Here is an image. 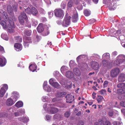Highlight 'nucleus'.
Masks as SVG:
<instances>
[{
	"label": "nucleus",
	"instance_id": "obj_1",
	"mask_svg": "<svg viewBox=\"0 0 125 125\" xmlns=\"http://www.w3.org/2000/svg\"><path fill=\"white\" fill-rule=\"evenodd\" d=\"M2 16V18L0 17V20H4L5 21H1L0 24L3 29L7 30L10 33L13 32L15 27L12 18L10 17H8L7 13L5 11L3 12Z\"/></svg>",
	"mask_w": 125,
	"mask_h": 125
},
{
	"label": "nucleus",
	"instance_id": "obj_2",
	"mask_svg": "<svg viewBox=\"0 0 125 125\" xmlns=\"http://www.w3.org/2000/svg\"><path fill=\"white\" fill-rule=\"evenodd\" d=\"M12 98H9L6 100V104L7 105L11 106L13 105L19 97V94L16 92H13L12 93Z\"/></svg>",
	"mask_w": 125,
	"mask_h": 125
},
{
	"label": "nucleus",
	"instance_id": "obj_3",
	"mask_svg": "<svg viewBox=\"0 0 125 125\" xmlns=\"http://www.w3.org/2000/svg\"><path fill=\"white\" fill-rule=\"evenodd\" d=\"M125 61V56L123 55H118L116 58V60L114 62L115 66H119L122 64Z\"/></svg>",
	"mask_w": 125,
	"mask_h": 125
},
{
	"label": "nucleus",
	"instance_id": "obj_4",
	"mask_svg": "<svg viewBox=\"0 0 125 125\" xmlns=\"http://www.w3.org/2000/svg\"><path fill=\"white\" fill-rule=\"evenodd\" d=\"M103 3L106 4L110 10H114L116 8V3L114 1H111V0H107L106 2L103 0Z\"/></svg>",
	"mask_w": 125,
	"mask_h": 125
},
{
	"label": "nucleus",
	"instance_id": "obj_5",
	"mask_svg": "<svg viewBox=\"0 0 125 125\" xmlns=\"http://www.w3.org/2000/svg\"><path fill=\"white\" fill-rule=\"evenodd\" d=\"M71 17L69 15H66L62 21V26L63 27H67L70 23Z\"/></svg>",
	"mask_w": 125,
	"mask_h": 125
},
{
	"label": "nucleus",
	"instance_id": "obj_6",
	"mask_svg": "<svg viewBox=\"0 0 125 125\" xmlns=\"http://www.w3.org/2000/svg\"><path fill=\"white\" fill-rule=\"evenodd\" d=\"M117 93L120 94L118 96L119 99L121 100L125 99V90L123 89H119L117 90Z\"/></svg>",
	"mask_w": 125,
	"mask_h": 125
},
{
	"label": "nucleus",
	"instance_id": "obj_7",
	"mask_svg": "<svg viewBox=\"0 0 125 125\" xmlns=\"http://www.w3.org/2000/svg\"><path fill=\"white\" fill-rule=\"evenodd\" d=\"M120 72V70L118 68L113 69L110 72V76L112 78L116 77Z\"/></svg>",
	"mask_w": 125,
	"mask_h": 125
},
{
	"label": "nucleus",
	"instance_id": "obj_8",
	"mask_svg": "<svg viewBox=\"0 0 125 125\" xmlns=\"http://www.w3.org/2000/svg\"><path fill=\"white\" fill-rule=\"evenodd\" d=\"M54 12L55 15L57 17L62 18L64 16V12L62 10L55 9L54 10Z\"/></svg>",
	"mask_w": 125,
	"mask_h": 125
},
{
	"label": "nucleus",
	"instance_id": "obj_9",
	"mask_svg": "<svg viewBox=\"0 0 125 125\" xmlns=\"http://www.w3.org/2000/svg\"><path fill=\"white\" fill-rule=\"evenodd\" d=\"M27 17L26 14L24 12L21 13V15L19 17V19L20 23L22 25L24 23V19L26 21Z\"/></svg>",
	"mask_w": 125,
	"mask_h": 125
},
{
	"label": "nucleus",
	"instance_id": "obj_10",
	"mask_svg": "<svg viewBox=\"0 0 125 125\" xmlns=\"http://www.w3.org/2000/svg\"><path fill=\"white\" fill-rule=\"evenodd\" d=\"M60 83L64 87L70 88L72 86V83L71 82L65 80H63L60 82Z\"/></svg>",
	"mask_w": 125,
	"mask_h": 125
},
{
	"label": "nucleus",
	"instance_id": "obj_11",
	"mask_svg": "<svg viewBox=\"0 0 125 125\" xmlns=\"http://www.w3.org/2000/svg\"><path fill=\"white\" fill-rule=\"evenodd\" d=\"M3 87L0 89V97H2L4 95L6 91L8 89V85L5 84L3 85Z\"/></svg>",
	"mask_w": 125,
	"mask_h": 125
},
{
	"label": "nucleus",
	"instance_id": "obj_12",
	"mask_svg": "<svg viewBox=\"0 0 125 125\" xmlns=\"http://www.w3.org/2000/svg\"><path fill=\"white\" fill-rule=\"evenodd\" d=\"M103 65L104 67H106L107 68L110 69L113 66L112 63L111 62H108L104 60L102 61Z\"/></svg>",
	"mask_w": 125,
	"mask_h": 125
},
{
	"label": "nucleus",
	"instance_id": "obj_13",
	"mask_svg": "<svg viewBox=\"0 0 125 125\" xmlns=\"http://www.w3.org/2000/svg\"><path fill=\"white\" fill-rule=\"evenodd\" d=\"M53 104H49L50 108L49 110H48V113L51 114H53L57 113L58 111V109L54 107H52Z\"/></svg>",
	"mask_w": 125,
	"mask_h": 125
},
{
	"label": "nucleus",
	"instance_id": "obj_14",
	"mask_svg": "<svg viewBox=\"0 0 125 125\" xmlns=\"http://www.w3.org/2000/svg\"><path fill=\"white\" fill-rule=\"evenodd\" d=\"M110 33L112 35H113L114 34H115V35L116 36H119V38L120 40L123 41L125 39L124 36L123 35H121V31H120L118 30L116 31H114V33L112 31H111Z\"/></svg>",
	"mask_w": 125,
	"mask_h": 125
},
{
	"label": "nucleus",
	"instance_id": "obj_15",
	"mask_svg": "<svg viewBox=\"0 0 125 125\" xmlns=\"http://www.w3.org/2000/svg\"><path fill=\"white\" fill-rule=\"evenodd\" d=\"M66 102L68 103H71L74 100V96L71 94H68L66 96Z\"/></svg>",
	"mask_w": 125,
	"mask_h": 125
},
{
	"label": "nucleus",
	"instance_id": "obj_16",
	"mask_svg": "<svg viewBox=\"0 0 125 125\" xmlns=\"http://www.w3.org/2000/svg\"><path fill=\"white\" fill-rule=\"evenodd\" d=\"M91 66L92 68L94 70H97L99 69V65L97 62L93 61L91 63Z\"/></svg>",
	"mask_w": 125,
	"mask_h": 125
},
{
	"label": "nucleus",
	"instance_id": "obj_17",
	"mask_svg": "<svg viewBox=\"0 0 125 125\" xmlns=\"http://www.w3.org/2000/svg\"><path fill=\"white\" fill-rule=\"evenodd\" d=\"M59 99H58L57 98H53L52 99V101L53 102H56L58 103V104H53V105H54L55 106H57L58 107H62L64 106V104H61L60 102H59L58 101L59 100Z\"/></svg>",
	"mask_w": 125,
	"mask_h": 125
},
{
	"label": "nucleus",
	"instance_id": "obj_18",
	"mask_svg": "<svg viewBox=\"0 0 125 125\" xmlns=\"http://www.w3.org/2000/svg\"><path fill=\"white\" fill-rule=\"evenodd\" d=\"M118 80L120 82H124L125 81V74L123 73H121L118 76Z\"/></svg>",
	"mask_w": 125,
	"mask_h": 125
},
{
	"label": "nucleus",
	"instance_id": "obj_19",
	"mask_svg": "<svg viewBox=\"0 0 125 125\" xmlns=\"http://www.w3.org/2000/svg\"><path fill=\"white\" fill-rule=\"evenodd\" d=\"M66 76L69 78H72L74 77V75L73 73L70 71L67 72L65 73Z\"/></svg>",
	"mask_w": 125,
	"mask_h": 125
},
{
	"label": "nucleus",
	"instance_id": "obj_20",
	"mask_svg": "<svg viewBox=\"0 0 125 125\" xmlns=\"http://www.w3.org/2000/svg\"><path fill=\"white\" fill-rule=\"evenodd\" d=\"M15 49L17 51H20L22 49V45L19 43H16L14 45Z\"/></svg>",
	"mask_w": 125,
	"mask_h": 125
},
{
	"label": "nucleus",
	"instance_id": "obj_21",
	"mask_svg": "<svg viewBox=\"0 0 125 125\" xmlns=\"http://www.w3.org/2000/svg\"><path fill=\"white\" fill-rule=\"evenodd\" d=\"M6 62V60L5 58H0V66L2 67L5 66Z\"/></svg>",
	"mask_w": 125,
	"mask_h": 125
},
{
	"label": "nucleus",
	"instance_id": "obj_22",
	"mask_svg": "<svg viewBox=\"0 0 125 125\" xmlns=\"http://www.w3.org/2000/svg\"><path fill=\"white\" fill-rule=\"evenodd\" d=\"M37 30L39 32H42L44 30V27L42 23L40 24L37 28Z\"/></svg>",
	"mask_w": 125,
	"mask_h": 125
},
{
	"label": "nucleus",
	"instance_id": "obj_23",
	"mask_svg": "<svg viewBox=\"0 0 125 125\" xmlns=\"http://www.w3.org/2000/svg\"><path fill=\"white\" fill-rule=\"evenodd\" d=\"M37 66L34 63L33 64H31L29 67V68L30 70L32 72H34L36 69Z\"/></svg>",
	"mask_w": 125,
	"mask_h": 125
},
{
	"label": "nucleus",
	"instance_id": "obj_24",
	"mask_svg": "<svg viewBox=\"0 0 125 125\" xmlns=\"http://www.w3.org/2000/svg\"><path fill=\"white\" fill-rule=\"evenodd\" d=\"M73 72L74 73L76 76H79L81 75V72L80 70L77 68H74L73 70Z\"/></svg>",
	"mask_w": 125,
	"mask_h": 125
},
{
	"label": "nucleus",
	"instance_id": "obj_25",
	"mask_svg": "<svg viewBox=\"0 0 125 125\" xmlns=\"http://www.w3.org/2000/svg\"><path fill=\"white\" fill-rule=\"evenodd\" d=\"M38 11L34 7H32L31 8V14L34 15L36 16L38 14Z\"/></svg>",
	"mask_w": 125,
	"mask_h": 125
},
{
	"label": "nucleus",
	"instance_id": "obj_26",
	"mask_svg": "<svg viewBox=\"0 0 125 125\" xmlns=\"http://www.w3.org/2000/svg\"><path fill=\"white\" fill-rule=\"evenodd\" d=\"M20 120L24 123H27L29 120L28 117H22L19 119Z\"/></svg>",
	"mask_w": 125,
	"mask_h": 125
},
{
	"label": "nucleus",
	"instance_id": "obj_27",
	"mask_svg": "<svg viewBox=\"0 0 125 125\" xmlns=\"http://www.w3.org/2000/svg\"><path fill=\"white\" fill-rule=\"evenodd\" d=\"M118 88L123 89L125 90V84L124 83H120L118 84L117 85Z\"/></svg>",
	"mask_w": 125,
	"mask_h": 125
},
{
	"label": "nucleus",
	"instance_id": "obj_28",
	"mask_svg": "<svg viewBox=\"0 0 125 125\" xmlns=\"http://www.w3.org/2000/svg\"><path fill=\"white\" fill-rule=\"evenodd\" d=\"M65 95V93L63 92H58L56 95L57 97H60L64 96Z\"/></svg>",
	"mask_w": 125,
	"mask_h": 125
},
{
	"label": "nucleus",
	"instance_id": "obj_29",
	"mask_svg": "<svg viewBox=\"0 0 125 125\" xmlns=\"http://www.w3.org/2000/svg\"><path fill=\"white\" fill-rule=\"evenodd\" d=\"M22 102L21 101H19L17 102L15 104V106L18 108H20L22 107L23 105Z\"/></svg>",
	"mask_w": 125,
	"mask_h": 125
},
{
	"label": "nucleus",
	"instance_id": "obj_30",
	"mask_svg": "<svg viewBox=\"0 0 125 125\" xmlns=\"http://www.w3.org/2000/svg\"><path fill=\"white\" fill-rule=\"evenodd\" d=\"M78 20V15L77 13L73 15V21L74 22H76Z\"/></svg>",
	"mask_w": 125,
	"mask_h": 125
},
{
	"label": "nucleus",
	"instance_id": "obj_31",
	"mask_svg": "<svg viewBox=\"0 0 125 125\" xmlns=\"http://www.w3.org/2000/svg\"><path fill=\"white\" fill-rule=\"evenodd\" d=\"M102 57L103 59H109L110 58L109 53H107L104 54L102 56Z\"/></svg>",
	"mask_w": 125,
	"mask_h": 125
},
{
	"label": "nucleus",
	"instance_id": "obj_32",
	"mask_svg": "<svg viewBox=\"0 0 125 125\" xmlns=\"http://www.w3.org/2000/svg\"><path fill=\"white\" fill-rule=\"evenodd\" d=\"M83 12L85 15L86 16H89L91 13V11L88 10H84Z\"/></svg>",
	"mask_w": 125,
	"mask_h": 125
},
{
	"label": "nucleus",
	"instance_id": "obj_33",
	"mask_svg": "<svg viewBox=\"0 0 125 125\" xmlns=\"http://www.w3.org/2000/svg\"><path fill=\"white\" fill-rule=\"evenodd\" d=\"M62 117V116L59 114H56L54 115L53 116V118L54 119H57L58 120H60Z\"/></svg>",
	"mask_w": 125,
	"mask_h": 125
},
{
	"label": "nucleus",
	"instance_id": "obj_34",
	"mask_svg": "<svg viewBox=\"0 0 125 125\" xmlns=\"http://www.w3.org/2000/svg\"><path fill=\"white\" fill-rule=\"evenodd\" d=\"M68 70V68L66 66H62L61 69V71L62 73H64V72Z\"/></svg>",
	"mask_w": 125,
	"mask_h": 125
},
{
	"label": "nucleus",
	"instance_id": "obj_35",
	"mask_svg": "<svg viewBox=\"0 0 125 125\" xmlns=\"http://www.w3.org/2000/svg\"><path fill=\"white\" fill-rule=\"evenodd\" d=\"M1 36L2 39L6 40L7 41L8 40V38L7 36V35L6 33H2L1 35Z\"/></svg>",
	"mask_w": 125,
	"mask_h": 125
},
{
	"label": "nucleus",
	"instance_id": "obj_36",
	"mask_svg": "<svg viewBox=\"0 0 125 125\" xmlns=\"http://www.w3.org/2000/svg\"><path fill=\"white\" fill-rule=\"evenodd\" d=\"M43 89L46 91L48 92H50L51 91V89L50 86H44Z\"/></svg>",
	"mask_w": 125,
	"mask_h": 125
},
{
	"label": "nucleus",
	"instance_id": "obj_37",
	"mask_svg": "<svg viewBox=\"0 0 125 125\" xmlns=\"http://www.w3.org/2000/svg\"><path fill=\"white\" fill-rule=\"evenodd\" d=\"M31 31H25L24 32V34L25 35L27 36H30L31 35Z\"/></svg>",
	"mask_w": 125,
	"mask_h": 125
},
{
	"label": "nucleus",
	"instance_id": "obj_38",
	"mask_svg": "<svg viewBox=\"0 0 125 125\" xmlns=\"http://www.w3.org/2000/svg\"><path fill=\"white\" fill-rule=\"evenodd\" d=\"M56 82L55 79L53 78L51 79L49 81L50 84L52 86Z\"/></svg>",
	"mask_w": 125,
	"mask_h": 125
},
{
	"label": "nucleus",
	"instance_id": "obj_39",
	"mask_svg": "<svg viewBox=\"0 0 125 125\" xmlns=\"http://www.w3.org/2000/svg\"><path fill=\"white\" fill-rule=\"evenodd\" d=\"M103 99V97L101 96H98L97 98V100L99 103H101Z\"/></svg>",
	"mask_w": 125,
	"mask_h": 125
},
{
	"label": "nucleus",
	"instance_id": "obj_40",
	"mask_svg": "<svg viewBox=\"0 0 125 125\" xmlns=\"http://www.w3.org/2000/svg\"><path fill=\"white\" fill-rule=\"evenodd\" d=\"M32 25L33 26H35L38 24V22L37 20L34 19H32Z\"/></svg>",
	"mask_w": 125,
	"mask_h": 125
},
{
	"label": "nucleus",
	"instance_id": "obj_41",
	"mask_svg": "<svg viewBox=\"0 0 125 125\" xmlns=\"http://www.w3.org/2000/svg\"><path fill=\"white\" fill-rule=\"evenodd\" d=\"M73 5V2L72 0L69 1L68 3V7L69 8H71Z\"/></svg>",
	"mask_w": 125,
	"mask_h": 125
},
{
	"label": "nucleus",
	"instance_id": "obj_42",
	"mask_svg": "<svg viewBox=\"0 0 125 125\" xmlns=\"http://www.w3.org/2000/svg\"><path fill=\"white\" fill-rule=\"evenodd\" d=\"M86 56L84 55H81L79 56L77 58V61H78L80 59H82L83 58H84L85 57H86Z\"/></svg>",
	"mask_w": 125,
	"mask_h": 125
},
{
	"label": "nucleus",
	"instance_id": "obj_43",
	"mask_svg": "<svg viewBox=\"0 0 125 125\" xmlns=\"http://www.w3.org/2000/svg\"><path fill=\"white\" fill-rule=\"evenodd\" d=\"M26 13L29 14H31V10L29 7H28L25 10Z\"/></svg>",
	"mask_w": 125,
	"mask_h": 125
},
{
	"label": "nucleus",
	"instance_id": "obj_44",
	"mask_svg": "<svg viewBox=\"0 0 125 125\" xmlns=\"http://www.w3.org/2000/svg\"><path fill=\"white\" fill-rule=\"evenodd\" d=\"M52 86L57 88H60V86L59 83L57 82H56L54 83V85Z\"/></svg>",
	"mask_w": 125,
	"mask_h": 125
},
{
	"label": "nucleus",
	"instance_id": "obj_45",
	"mask_svg": "<svg viewBox=\"0 0 125 125\" xmlns=\"http://www.w3.org/2000/svg\"><path fill=\"white\" fill-rule=\"evenodd\" d=\"M70 115V112L68 111H67L64 114V116L67 118L69 117Z\"/></svg>",
	"mask_w": 125,
	"mask_h": 125
},
{
	"label": "nucleus",
	"instance_id": "obj_46",
	"mask_svg": "<svg viewBox=\"0 0 125 125\" xmlns=\"http://www.w3.org/2000/svg\"><path fill=\"white\" fill-rule=\"evenodd\" d=\"M42 100L44 102L48 101V97L45 96H43L42 98Z\"/></svg>",
	"mask_w": 125,
	"mask_h": 125
},
{
	"label": "nucleus",
	"instance_id": "obj_47",
	"mask_svg": "<svg viewBox=\"0 0 125 125\" xmlns=\"http://www.w3.org/2000/svg\"><path fill=\"white\" fill-rule=\"evenodd\" d=\"M106 91L105 89H102L99 91V93L101 94L104 95L106 94Z\"/></svg>",
	"mask_w": 125,
	"mask_h": 125
},
{
	"label": "nucleus",
	"instance_id": "obj_48",
	"mask_svg": "<svg viewBox=\"0 0 125 125\" xmlns=\"http://www.w3.org/2000/svg\"><path fill=\"white\" fill-rule=\"evenodd\" d=\"M61 6L62 8L63 9H65L66 6V3L64 2H62L61 3Z\"/></svg>",
	"mask_w": 125,
	"mask_h": 125
},
{
	"label": "nucleus",
	"instance_id": "obj_49",
	"mask_svg": "<svg viewBox=\"0 0 125 125\" xmlns=\"http://www.w3.org/2000/svg\"><path fill=\"white\" fill-rule=\"evenodd\" d=\"M113 124L114 125H122V123L119 122L118 123L116 121H114L113 122Z\"/></svg>",
	"mask_w": 125,
	"mask_h": 125
},
{
	"label": "nucleus",
	"instance_id": "obj_50",
	"mask_svg": "<svg viewBox=\"0 0 125 125\" xmlns=\"http://www.w3.org/2000/svg\"><path fill=\"white\" fill-rule=\"evenodd\" d=\"M49 33V31L47 29L46 31H44V32L43 35L44 36H46Z\"/></svg>",
	"mask_w": 125,
	"mask_h": 125
},
{
	"label": "nucleus",
	"instance_id": "obj_51",
	"mask_svg": "<svg viewBox=\"0 0 125 125\" xmlns=\"http://www.w3.org/2000/svg\"><path fill=\"white\" fill-rule=\"evenodd\" d=\"M120 105L122 106L125 107V101L121 102L120 103Z\"/></svg>",
	"mask_w": 125,
	"mask_h": 125
},
{
	"label": "nucleus",
	"instance_id": "obj_52",
	"mask_svg": "<svg viewBox=\"0 0 125 125\" xmlns=\"http://www.w3.org/2000/svg\"><path fill=\"white\" fill-rule=\"evenodd\" d=\"M108 83V81H105L104 82L103 84V86L104 88L107 87Z\"/></svg>",
	"mask_w": 125,
	"mask_h": 125
},
{
	"label": "nucleus",
	"instance_id": "obj_53",
	"mask_svg": "<svg viewBox=\"0 0 125 125\" xmlns=\"http://www.w3.org/2000/svg\"><path fill=\"white\" fill-rule=\"evenodd\" d=\"M47 106V104H45L43 105V108L45 110V111H47L48 112V110H49L50 108H49L48 109H47L46 108Z\"/></svg>",
	"mask_w": 125,
	"mask_h": 125
},
{
	"label": "nucleus",
	"instance_id": "obj_54",
	"mask_svg": "<svg viewBox=\"0 0 125 125\" xmlns=\"http://www.w3.org/2000/svg\"><path fill=\"white\" fill-rule=\"evenodd\" d=\"M75 63L74 62L73 60L71 61L69 63V65L70 66H72Z\"/></svg>",
	"mask_w": 125,
	"mask_h": 125
},
{
	"label": "nucleus",
	"instance_id": "obj_55",
	"mask_svg": "<svg viewBox=\"0 0 125 125\" xmlns=\"http://www.w3.org/2000/svg\"><path fill=\"white\" fill-rule=\"evenodd\" d=\"M99 122L101 125H104V122L101 119H100L99 120Z\"/></svg>",
	"mask_w": 125,
	"mask_h": 125
},
{
	"label": "nucleus",
	"instance_id": "obj_56",
	"mask_svg": "<svg viewBox=\"0 0 125 125\" xmlns=\"http://www.w3.org/2000/svg\"><path fill=\"white\" fill-rule=\"evenodd\" d=\"M16 40L18 42H21L22 41V39L20 37H17Z\"/></svg>",
	"mask_w": 125,
	"mask_h": 125
},
{
	"label": "nucleus",
	"instance_id": "obj_57",
	"mask_svg": "<svg viewBox=\"0 0 125 125\" xmlns=\"http://www.w3.org/2000/svg\"><path fill=\"white\" fill-rule=\"evenodd\" d=\"M19 111L20 114H21V115L22 114L24 113L25 112L24 110V109H20Z\"/></svg>",
	"mask_w": 125,
	"mask_h": 125
},
{
	"label": "nucleus",
	"instance_id": "obj_58",
	"mask_svg": "<svg viewBox=\"0 0 125 125\" xmlns=\"http://www.w3.org/2000/svg\"><path fill=\"white\" fill-rule=\"evenodd\" d=\"M39 11L40 13L42 14H44L45 13V11L42 8L40 9Z\"/></svg>",
	"mask_w": 125,
	"mask_h": 125
},
{
	"label": "nucleus",
	"instance_id": "obj_59",
	"mask_svg": "<svg viewBox=\"0 0 125 125\" xmlns=\"http://www.w3.org/2000/svg\"><path fill=\"white\" fill-rule=\"evenodd\" d=\"M48 15L49 17L50 18H51L53 15V13L52 11L49 12Z\"/></svg>",
	"mask_w": 125,
	"mask_h": 125
},
{
	"label": "nucleus",
	"instance_id": "obj_60",
	"mask_svg": "<svg viewBox=\"0 0 125 125\" xmlns=\"http://www.w3.org/2000/svg\"><path fill=\"white\" fill-rule=\"evenodd\" d=\"M46 119L47 120H49L50 119L51 117L49 115H46L45 116Z\"/></svg>",
	"mask_w": 125,
	"mask_h": 125
},
{
	"label": "nucleus",
	"instance_id": "obj_61",
	"mask_svg": "<svg viewBox=\"0 0 125 125\" xmlns=\"http://www.w3.org/2000/svg\"><path fill=\"white\" fill-rule=\"evenodd\" d=\"M14 114L16 116H17L21 115V114H20L19 111L15 113Z\"/></svg>",
	"mask_w": 125,
	"mask_h": 125
},
{
	"label": "nucleus",
	"instance_id": "obj_62",
	"mask_svg": "<svg viewBox=\"0 0 125 125\" xmlns=\"http://www.w3.org/2000/svg\"><path fill=\"white\" fill-rule=\"evenodd\" d=\"M26 43H25L24 44V45L25 47H27L29 46V44L28 43V42H30V41H27L26 42Z\"/></svg>",
	"mask_w": 125,
	"mask_h": 125
},
{
	"label": "nucleus",
	"instance_id": "obj_63",
	"mask_svg": "<svg viewBox=\"0 0 125 125\" xmlns=\"http://www.w3.org/2000/svg\"><path fill=\"white\" fill-rule=\"evenodd\" d=\"M104 125H111V123L109 121H106Z\"/></svg>",
	"mask_w": 125,
	"mask_h": 125
},
{
	"label": "nucleus",
	"instance_id": "obj_64",
	"mask_svg": "<svg viewBox=\"0 0 125 125\" xmlns=\"http://www.w3.org/2000/svg\"><path fill=\"white\" fill-rule=\"evenodd\" d=\"M113 111H110L108 113L109 115L111 116L112 117L113 116Z\"/></svg>",
	"mask_w": 125,
	"mask_h": 125
}]
</instances>
